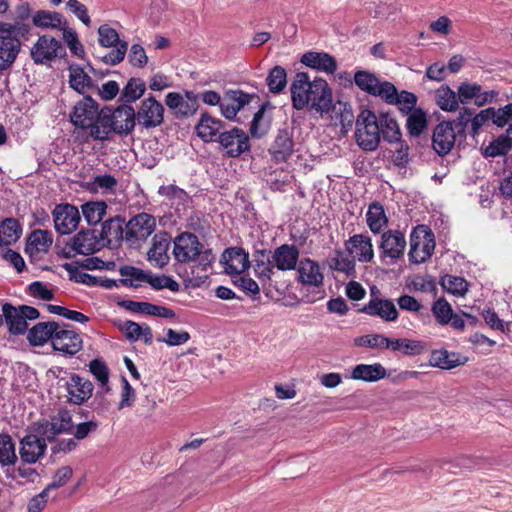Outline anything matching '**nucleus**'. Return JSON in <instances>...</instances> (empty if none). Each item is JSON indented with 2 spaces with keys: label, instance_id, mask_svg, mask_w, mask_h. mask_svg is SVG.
I'll use <instances>...</instances> for the list:
<instances>
[{
  "label": "nucleus",
  "instance_id": "6e6d98bb",
  "mask_svg": "<svg viewBox=\"0 0 512 512\" xmlns=\"http://www.w3.org/2000/svg\"><path fill=\"white\" fill-rule=\"evenodd\" d=\"M389 338L382 334H367L355 338L354 344L358 347L373 349H388Z\"/></svg>",
  "mask_w": 512,
  "mask_h": 512
},
{
  "label": "nucleus",
  "instance_id": "ea45409f",
  "mask_svg": "<svg viewBox=\"0 0 512 512\" xmlns=\"http://www.w3.org/2000/svg\"><path fill=\"white\" fill-rule=\"evenodd\" d=\"M378 126H380V137L387 142H398L401 138V132L397 121L389 114L382 113L378 116Z\"/></svg>",
  "mask_w": 512,
  "mask_h": 512
},
{
  "label": "nucleus",
  "instance_id": "3c124183",
  "mask_svg": "<svg viewBox=\"0 0 512 512\" xmlns=\"http://www.w3.org/2000/svg\"><path fill=\"white\" fill-rule=\"evenodd\" d=\"M266 83L271 93L278 94L282 92L287 85L286 70L281 66L273 67L269 71Z\"/></svg>",
  "mask_w": 512,
  "mask_h": 512
},
{
  "label": "nucleus",
  "instance_id": "864d4df0",
  "mask_svg": "<svg viewBox=\"0 0 512 512\" xmlns=\"http://www.w3.org/2000/svg\"><path fill=\"white\" fill-rule=\"evenodd\" d=\"M408 132L412 136H419L427 127L426 114L421 109L413 110L407 117Z\"/></svg>",
  "mask_w": 512,
  "mask_h": 512
},
{
  "label": "nucleus",
  "instance_id": "f704fd0d",
  "mask_svg": "<svg viewBox=\"0 0 512 512\" xmlns=\"http://www.w3.org/2000/svg\"><path fill=\"white\" fill-rule=\"evenodd\" d=\"M89 370L99 383L95 400L100 399V404H102L104 395L110 392L108 384L110 374L109 368L104 361L94 359L89 363Z\"/></svg>",
  "mask_w": 512,
  "mask_h": 512
},
{
  "label": "nucleus",
  "instance_id": "b1692460",
  "mask_svg": "<svg viewBox=\"0 0 512 512\" xmlns=\"http://www.w3.org/2000/svg\"><path fill=\"white\" fill-rule=\"evenodd\" d=\"M249 101L250 96L248 94L238 90L229 91L220 103L221 113L226 119L232 120Z\"/></svg>",
  "mask_w": 512,
  "mask_h": 512
},
{
  "label": "nucleus",
  "instance_id": "2eb2a0df",
  "mask_svg": "<svg viewBox=\"0 0 512 512\" xmlns=\"http://www.w3.org/2000/svg\"><path fill=\"white\" fill-rule=\"evenodd\" d=\"M165 104L182 117L191 116L198 110V98L192 91H186L184 95L170 92L165 97Z\"/></svg>",
  "mask_w": 512,
  "mask_h": 512
},
{
  "label": "nucleus",
  "instance_id": "412c9836",
  "mask_svg": "<svg viewBox=\"0 0 512 512\" xmlns=\"http://www.w3.org/2000/svg\"><path fill=\"white\" fill-rule=\"evenodd\" d=\"M362 312L379 317L384 321L392 322L398 318V310L392 300L382 298H371L369 302L362 308Z\"/></svg>",
  "mask_w": 512,
  "mask_h": 512
},
{
  "label": "nucleus",
  "instance_id": "9d476101",
  "mask_svg": "<svg viewBox=\"0 0 512 512\" xmlns=\"http://www.w3.org/2000/svg\"><path fill=\"white\" fill-rule=\"evenodd\" d=\"M218 142L228 157L236 158L250 150L249 136L245 131L237 127L220 133Z\"/></svg>",
  "mask_w": 512,
  "mask_h": 512
},
{
  "label": "nucleus",
  "instance_id": "a878e982",
  "mask_svg": "<svg viewBox=\"0 0 512 512\" xmlns=\"http://www.w3.org/2000/svg\"><path fill=\"white\" fill-rule=\"evenodd\" d=\"M387 377V370L381 363L357 364L351 370L352 380L377 382Z\"/></svg>",
  "mask_w": 512,
  "mask_h": 512
},
{
  "label": "nucleus",
  "instance_id": "8fccbe9b",
  "mask_svg": "<svg viewBox=\"0 0 512 512\" xmlns=\"http://www.w3.org/2000/svg\"><path fill=\"white\" fill-rule=\"evenodd\" d=\"M70 86L77 92L84 94L92 85V79L79 66L69 68Z\"/></svg>",
  "mask_w": 512,
  "mask_h": 512
},
{
  "label": "nucleus",
  "instance_id": "603ef678",
  "mask_svg": "<svg viewBox=\"0 0 512 512\" xmlns=\"http://www.w3.org/2000/svg\"><path fill=\"white\" fill-rule=\"evenodd\" d=\"M52 242V235L49 231L35 230L28 238V248L35 249L37 252H46Z\"/></svg>",
  "mask_w": 512,
  "mask_h": 512
},
{
  "label": "nucleus",
  "instance_id": "cd10ccee",
  "mask_svg": "<svg viewBox=\"0 0 512 512\" xmlns=\"http://www.w3.org/2000/svg\"><path fill=\"white\" fill-rule=\"evenodd\" d=\"M76 254L90 255L100 249V241L94 232L80 231L71 240L69 245Z\"/></svg>",
  "mask_w": 512,
  "mask_h": 512
},
{
  "label": "nucleus",
  "instance_id": "bb28decb",
  "mask_svg": "<svg viewBox=\"0 0 512 512\" xmlns=\"http://www.w3.org/2000/svg\"><path fill=\"white\" fill-rule=\"evenodd\" d=\"M298 258V249L294 245L284 244L274 250L272 262L278 270L287 271L296 267Z\"/></svg>",
  "mask_w": 512,
  "mask_h": 512
},
{
  "label": "nucleus",
  "instance_id": "bf43d9fd",
  "mask_svg": "<svg viewBox=\"0 0 512 512\" xmlns=\"http://www.w3.org/2000/svg\"><path fill=\"white\" fill-rule=\"evenodd\" d=\"M145 89L143 80L131 78L122 90V98L127 102H134L144 94Z\"/></svg>",
  "mask_w": 512,
  "mask_h": 512
},
{
  "label": "nucleus",
  "instance_id": "4be33fe9",
  "mask_svg": "<svg viewBox=\"0 0 512 512\" xmlns=\"http://www.w3.org/2000/svg\"><path fill=\"white\" fill-rule=\"evenodd\" d=\"M300 62L309 68L328 74H333L337 70L335 58L325 52L308 51L302 55Z\"/></svg>",
  "mask_w": 512,
  "mask_h": 512
},
{
  "label": "nucleus",
  "instance_id": "58836bf2",
  "mask_svg": "<svg viewBox=\"0 0 512 512\" xmlns=\"http://www.w3.org/2000/svg\"><path fill=\"white\" fill-rule=\"evenodd\" d=\"M169 241L165 237H158L157 235L153 238V245L148 251L149 262L158 268H162L169 261L168 255Z\"/></svg>",
  "mask_w": 512,
  "mask_h": 512
},
{
  "label": "nucleus",
  "instance_id": "13d9d810",
  "mask_svg": "<svg viewBox=\"0 0 512 512\" xmlns=\"http://www.w3.org/2000/svg\"><path fill=\"white\" fill-rule=\"evenodd\" d=\"M481 85L478 83L463 82L457 90L458 99L461 104L476 103Z\"/></svg>",
  "mask_w": 512,
  "mask_h": 512
},
{
  "label": "nucleus",
  "instance_id": "72a5a7b5",
  "mask_svg": "<svg viewBox=\"0 0 512 512\" xmlns=\"http://www.w3.org/2000/svg\"><path fill=\"white\" fill-rule=\"evenodd\" d=\"M3 321L5 320L9 332L14 335L24 334L28 328L21 311L9 303L2 306Z\"/></svg>",
  "mask_w": 512,
  "mask_h": 512
},
{
  "label": "nucleus",
  "instance_id": "f3484780",
  "mask_svg": "<svg viewBox=\"0 0 512 512\" xmlns=\"http://www.w3.org/2000/svg\"><path fill=\"white\" fill-rule=\"evenodd\" d=\"M456 133L453 122H441L435 127L432 146L438 155L445 156L452 150L456 141Z\"/></svg>",
  "mask_w": 512,
  "mask_h": 512
},
{
  "label": "nucleus",
  "instance_id": "2f4dec72",
  "mask_svg": "<svg viewBox=\"0 0 512 512\" xmlns=\"http://www.w3.org/2000/svg\"><path fill=\"white\" fill-rule=\"evenodd\" d=\"M119 329L131 342L142 340L146 344H151L153 341L152 330L145 323L139 324L130 320H126L119 324Z\"/></svg>",
  "mask_w": 512,
  "mask_h": 512
},
{
  "label": "nucleus",
  "instance_id": "0e129e2a",
  "mask_svg": "<svg viewBox=\"0 0 512 512\" xmlns=\"http://www.w3.org/2000/svg\"><path fill=\"white\" fill-rule=\"evenodd\" d=\"M432 312L437 322L441 325H445L450 322L453 310L445 299L440 298L433 303Z\"/></svg>",
  "mask_w": 512,
  "mask_h": 512
},
{
  "label": "nucleus",
  "instance_id": "052dcab7",
  "mask_svg": "<svg viewBox=\"0 0 512 512\" xmlns=\"http://www.w3.org/2000/svg\"><path fill=\"white\" fill-rule=\"evenodd\" d=\"M120 274L123 277L122 282L125 286L137 287L144 282L147 275L140 269L132 266H124L120 268Z\"/></svg>",
  "mask_w": 512,
  "mask_h": 512
},
{
  "label": "nucleus",
  "instance_id": "dca6fc26",
  "mask_svg": "<svg viewBox=\"0 0 512 512\" xmlns=\"http://www.w3.org/2000/svg\"><path fill=\"white\" fill-rule=\"evenodd\" d=\"M345 249L352 258L361 263H369L374 258L372 239L366 234H355L345 242Z\"/></svg>",
  "mask_w": 512,
  "mask_h": 512
},
{
  "label": "nucleus",
  "instance_id": "473e14b6",
  "mask_svg": "<svg viewBox=\"0 0 512 512\" xmlns=\"http://www.w3.org/2000/svg\"><path fill=\"white\" fill-rule=\"evenodd\" d=\"M299 280L302 284L318 287L322 285L324 276L317 262L303 259L298 267Z\"/></svg>",
  "mask_w": 512,
  "mask_h": 512
},
{
  "label": "nucleus",
  "instance_id": "f257e3e1",
  "mask_svg": "<svg viewBox=\"0 0 512 512\" xmlns=\"http://www.w3.org/2000/svg\"><path fill=\"white\" fill-rule=\"evenodd\" d=\"M292 106L296 110L327 114L333 102L332 90L327 81L316 77L310 79L308 73L298 72L290 85Z\"/></svg>",
  "mask_w": 512,
  "mask_h": 512
},
{
  "label": "nucleus",
  "instance_id": "a211bd4d",
  "mask_svg": "<svg viewBox=\"0 0 512 512\" xmlns=\"http://www.w3.org/2000/svg\"><path fill=\"white\" fill-rule=\"evenodd\" d=\"M221 263L227 274L241 275L250 266L249 254L241 247H230L223 252Z\"/></svg>",
  "mask_w": 512,
  "mask_h": 512
},
{
  "label": "nucleus",
  "instance_id": "423d86ee",
  "mask_svg": "<svg viewBox=\"0 0 512 512\" xmlns=\"http://www.w3.org/2000/svg\"><path fill=\"white\" fill-rule=\"evenodd\" d=\"M435 249L433 232L424 225L415 227L410 234L409 261L413 264L426 262Z\"/></svg>",
  "mask_w": 512,
  "mask_h": 512
},
{
  "label": "nucleus",
  "instance_id": "ddd939ff",
  "mask_svg": "<svg viewBox=\"0 0 512 512\" xmlns=\"http://www.w3.org/2000/svg\"><path fill=\"white\" fill-rule=\"evenodd\" d=\"M135 113L138 124L146 129L156 128L164 121V107L152 96L141 101Z\"/></svg>",
  "mask_w": 512,
  "mask_h": 512
},
{
  "label": "nucleus",
  "instance_id": "393cba45",
  "mask_svg": "<svg viewBox=\"0 0 512 512\" xmlns=\"http://www.w3.org/2000/svg\"><path fill=\"white\" fill-rule=\"evenodd\" d=\"M269 152L276 162H285L294 152V141L287 130H280Z\"/></svg>",
  "mask_w": 512,
  "mask_h": 512
},
{
  "label": "nucleus",
  "instance_id": "37998d69",
  "mask_svg": "<svg viewBox=\"0 0 512 512\" xmlns=\"http://www.w3.org/2000/svg\"><path fill=\"white\" fill-rule=\"evenodd\" d=\"M107 210V204L104 201H91L81 206V212L85 221L90 226L100 223Z\"/></svg>",
  "mask_w": 512,
  "mask_h": 512
},
{
  "label": "nucleus",
  "instance_id": "7ed1b4c3",
  "mask_svg": "<svg viewBox=\"0 0 512 512\" xmlns=\"http://www.w3.org/2000/svg\"><path fill=\"white\" fill-rule=\"evenodd\" d=\"M173 255L180 263L198 260L204 268L214 261L210 249H203L198 237L192 233H182L174 240Z\"/></svg>",
  "mask_w": 512,
  "mask_h": 512
},
{
  "label": "nucleus",
  "instance_id": "c03bdc74",
  "mask_svg": "<svg viewBox=\"0 0 512 512\" xmlns=\"http://www.w3.org/2000/svg\"><path fill=\"white\" fill-rule=\"evenodd\" d=\"M440 285L447 293L456 297L465 296L469 289V283L465 278L450 274L441 277Z\"/></svg>",
  "mask_w": 512,
  "mask_h": 512
},
{
  "label": "nucleus",
  "instance_id": "6e6552de",
  "mask_svg": "<svg viewBox=\"0 0 512 512\" xmlns=\"http://www.w3.org/2000/svg\"><path fill=\"white\" fill-rule=\"evenodd\" d=\"M100 117H102V110L99 111L98 104L91 97H84L77 102L70 114L71 122L82 129H89L91 138Z\"/></svg>",
  "mask_w": 512,
  "mask_h": 512
},
{
  "label": "nucleus",
  "instance_id": "4468645a",
  "mask_svg": "<svg viewBox=\"0 0 512 512\" xmlns=\"http://www.w3.org/2000/svg\"><path fill=\"white\" fill-rule=\"evenodd\" d=\"M52 215L55 229L62 235L75 231L81 220L79 210L71 204L56 205Z\"/></svg>",
  "mask_w": 512,
  "mask_h": 512
},
{
  "label": "nucleus",
  "instance_id": "4c0bfd02",
  "mask_svg": "<svg viewBox=\"0 0 512 512\" xmlns=\"http://www.w3.org/2000/svg\"><path fill=\"white\" fill-rule=\"evenodd\" d=\"M221 128L222 121L211 117L207 113H203L195 129L197 135L203 141L210 142L215 139Z\"/></svg>",
  "mask_w": 512,
  "mask_h": 512
},
{
  "label": "nucleus",
  "instance_id": "de8ad7c7",
  "mask_svg": "<svg viewBox=\"0 0 512 512\" xmlns=\"http://www.w3.org/2000/svg\"><path fill=\"white\" fill-rule=\"evenodd\" d=\"M331 269L350 275L355 270V261L349 252L336 250L334 256L329 260Z\"/></svg>",
  "mask_w": 512,
  "mask_h": 512
},
{
  "label": "nucleus",
  "instance_id": "1a4fd4ad",
  "mask_svg": "<svg viewBox=\"0 0 512 512\" xmlns=\"http://www.w3.org/2000/svg\"><path fill=\"white\" fill-rule=\"evenodd\" d=\"M407 242L405 235L396 229L384 231L380 237V258L389 264H394L403 258Z\"/></svg>",
  "mask_w": 512,
  "mask_h": 512
},
{
  "label": "nucleus",
  "instance_id": "c756f323",
  "mask_svg": "<svg viewBox=\"0 0 512 512\" xmlns=\"http://www.w3.org/2000/svg\"><path fill=\"white\" fill-rule=\"evenodd\" d=\"M365 218L366 224L373 234L383 232L389 223L384 206L378 201L369 204Z\"/></svg>",
  "mask_w": 512,
  "mask_h": 512
},
{
  "label": "nucleus",
  "instance_id": "c9c22d12",
  "mask_svg": "<svg viewBox=\"0 0 512 512\" xmlns=\"http://www.w3.org/2000/svg\"><path fill=\"white\" fill-rule=\"evenodd\" d=\"M58 322H40L34 325L28 333V340L33 346H42L48 340L52 342L53 335L58 329Z\"/></svg>",
  "mask_w": 512,
  "mask_h": 512
},
{
  "label": "nucleus",
  "instance_id": "79ce46f5",
  "mask_svg": "<svg viewBox=\"0 0 512 512\" xmlns=\"http://www.w3.org/2000/svg\"><path fill=\"white\" fill-rule=\"evenodd\" d=\"M22 229L19 222L13 218H7L0 223V248L15 243L21 236Z\"/></svg>",
  "mask_w": 512,
  "mask_h": 512
},
{
  "label": "nucleus",
  "instance_id": "e2e57ef3",
  "mask_svg": "<svg viewBox=\"0 0 512 512\" xmlns=\"http://www.w3.org/2000/svg\"><path fill=\"white\" fill-rule=\"evenodd\" d=\"M158 193L159 195L169 199L172 204H184L188 199V194L183 189L173 184L161 186Z\"/></svg>",
  "mask_w": 512,
  "mask_h": 512
},
{
  "label": "nucleus",
  "instance_id": "c85d7f7f",
  "mask_svg": "<svg viewBox=\"0 0 512 512\" xmlns=\"http://www.w3.org/2000/svg\"><path fill=\"white\" fill-rule=\"evenodd\" d=\"M64 16L56 11L38 10L32 16V23L35 27L41 29L58 30L64 28L67 24Z\"/></svg>",
  "mask_w": 512,
  "mask_h": 512
},
{
  "label": "nucleus",
  "instance_id": "f8f14e48",
  "mask_svg": "<svg viewBox=\"0 0 512 512\" xmlns=\"http://www.w3.org/2000/svg\"><path fill=\"white\" fill-rule=\"evenodd\" d=\"M82 338L69 325L60 324L52 338L53 349L66 355H75L82 349Z\"/></svg>",
  "mask_w": 512,
  "mask_h": 512
},
{
  "label": "nucleus",
  "instance_id": "338daca9",
  "mask_svg": "<svg viewBox=\"0 0 512 512\" xmlns=\"http://www.w3.org/2000/svg\"><path fill=\"white\" fill-rule=\"evenodd\" d=\"M129 63L138 68L144 67L148 62L146 51L140 44H132L128 54Z\"/></svg>",
  "mask_w": 512,
  "mask_h": 512
},
{
  "label": "nucleus",
  "instance_id": "6ab92c4d",
  "mask_svg": "<svg viewBox=\"0 0 512 512\" xmlns=\"http://www.w3.org/2000/svg\"><path fill=\"white\" fill-rule=\"evenodd\" d=\"M156 227L155 218L147 213H140L129 220L126 225L125 238L127 240H145Z\"/></svg>",
  "mask_w": 512,
  "mask_h": 512
},
{
  "label": "nucleus",
  "instance_id": "774afa93",
  "mask_svg": "<svg viewBox=\"0 0 512 512\" xmlns=\"http://www.w3.org/2000/svg\"><path fill=\"white\" fill-rule=\"evenodd\" d=\"M66 8L73 13L85 26L91 25L87 7L78 0H68Z\"/></svg>",
  "mask_w": 512,
  "mask_h": 512
},
{
  "label": "nucleus",
  "instance_id": "680f3d73",
  "mask_svg": "<svg viewBox=\"0 0 512 512\" xmlns=\"http://www.w3.org/2000/svg\"><path fill=\"white\" fill-rule=\"evenodd\" d=\"M63 40L69 47L71 53L76 56H82L84 53V47L79 41L78 34L75 29L69 27L68 23L61 29Z\"/></svg>",
  "mask_w": 512,
  "mask_h": 512
},
{
  "label": "nucleus",
  "instance_id": "5fc2aeb1",
  "mask_svg": "<svg viewBox=\"0 0 512 512\" xmlns=\"http://www.w3.org/2000/svg\"><path fill=\"white\" fill-rule=\"evenodd\" d=\"M512 148V139L501 135L492 141L484 150L485 157H497L507 154Z\"/></svg>",
  "mask_w": 512,
  "mask_h": 512
},
{
  "label": "nucleus",
  "instance_id": "09e8293b",
  "mask_svg": "<svg viewBox=\"0 0 512 512\" xmlns=\"http://www.w3.org/2000/svg\"><path fill=\"white\" fill-rule=\"evenodd\" d=\"M15 443L8 434H0V465L12 466L17 462Z\"/></svg>",
  "mask_w": 512,
  "mask_h": 512
},
{
  "label": "nucleus",
  "instance_id": "5701e85b",
  "mask_svg": "<svg viewBox=\"0 0 512 512\" xmlns=\"http://www.w3.org/2000/svg\"><path fill=\"white\" fill-rule=\"evenodd\" d=\"M94 386L91 381L80 377L79 375H72L67 382V391L71 403L80 405L87 401L93 392Z\"/></svg>",
  "mask_w": 512,
  "mask_h": 512
},
{
  "label": "nucleus",
  "instance_id": "a19ab883",
  "mask_svg": "<svg viewBox=\"0 0 512 512\" xmlns=\"http://www.w3.org/2000/svg\"><path fill=\"white\" fill-rule=\"evenodd\" d=\"M388 349L393 352L401 351L405 355H420L425 351V344L419 340L407 338L391 339L388 341Z\"/></svg>",
  "mask_w": 512,
  "mask_h": 512
},
{
  "label": "nucleus",
  "instance_id": "7c9ffc66",
  "mask_svg": "<svg viewBox=\"0 0 512 512\" xmlns=\"http://www.w3.org/2000/svg\"><path fill=\"white\" fill-rule=\"evenodd\" d=\"M20 41L12 36H2L0 41V71L9 69L20 52Z\"/></svg>",
  "mask_w": 512,
  "mask_h": 512
},
{
  "label": "nucleus",
  "instance_id": "aec40b11",
  "mask_svg": "<svg viewBox=\"0 0 512 512\" xmlns=\"http://www.w3.org/2000/svg\"><path fill=\"white\" fill-rule=\"evenodd\" d=\"M46 449L45 439L29 434L21 439L19 454L23 462L34 464L44 456Z\"/></svg>",
  "mask_w": 512,
  "mask_h": 512
},
{
  "label": "nucleus",
  "instance_id": "49530a36",
  "mask_svg": "<svg viewBox=\"0 0 512 512\" xmlns=\"http://www.w3.org/2000/svg\"><path fill=\"white\" fill-rule=\"evenodd\" d=\"M430 365L441 369H452L461 364L458 356L455 353H450L447 350L440 349L434 350L429 359Z\"/></svg>",
  "mask_w": 512,
  "mask_h": 512
},
{
  "label": "nucleus",
  "instance_id": "39448f33",
  "mask_svg": "<svg viewBox=\"0 0 512 512\" xmlns=\"http://www.w3.org/2000/svg\"><path fill=\"white\" fill-rule=\"evenodd\" d=\"M98 42L104 48H113L107 54L100 56V60L111 66L121 63L127 54L128 43L121 40L118 32L108 24L98 28Z\"/></svg>",
  "mask_w": 512,
  "mask_h": 512
},
{
  "label": "nucleus",
  "instance_id": "4d7b16f0",
  "mask_svg": "<svg viewBox=\"0 0 512 512\" xmlns=\"http://www.w3.org/2000/svg\"><path fill=\"white\" fill-rule=\"evenodd\" d=\"M117 186V180L110 174L98 175L89 184V189L102 194L113 193Z\"/></svg>",
  "mask_w": 512,
  "mask_h": 512
},
{
  "label": "nucleus",
  "instance_id": "0eeeda50",
  "mask_svg": "<svg viewBox=\"0 0 512 512\" xmlns=\"http://www.w3.org/2000/svg\"><path fill=\"white\" fill-rule=\"evenodd\" d=\"M355 85L363 92L379 97L384 101H393L395 86L386 80H381L376 74L367 70H357L354 74Z\"/></svg>",
  "mask_w": 512,
  "mask_h": 512
},
{
  "label": "nucleus",
  "instance_id": "f03ea898",
  "mask_svg": "<svg viewBox=\"0 0 512 512\" xmlns=\"http://www.w3.org/2000/svg\"><path fill=\"white\" fill-rule=\"evenodd\" d=\"M98 124L94 127L92 138L94 140H106L111 132L120 135L131 133L136 124V113L132 106H119L114 111L102 110Z\"/></svg>",
  "mask_w": 512,
  "mask_h": 512
},
{
  "label": "nucleus",
  "instance_id": "e433bc0d",
  "mask_svg": "<svg viewBox=\"0 0 512 512\" xmlns=\"http://www.w3.org/2000/svg\"><path fill=\"white\" fill-rule=\"evenodd\" d=\"M124 306L126 309L134 313H142L161 318H173L175 316V312L173 310L148 302L126 301Z\"/></svg>",
  "mask_w": 512,
  "mask_h": 512
},
{
  "label": "nucleus",
  "instance_id": "20e7f679",
  "mask_svg": "<svg viewBox=\"0 0 512 512\" xmlns=\"http://www.w3.org/2000/svg\"><path fill=\"white\" fill-rule=\"evenodd\" d=\"M356 142L365 151H374L380 143L378 116L371 110H362L356 119Z\"/></svg>",
  "mask_w": 512,
  "mask_h": 512
},
{
  "label": "nucleus",
  "instance_id": "a18cd8bd",
  "mask_svg": "<svg viewBox=\"0 0 512 512\" xmlns=\"http://www.w3.org/2000/svg\"><path fill=\"white\" fill-rule=\"evenodd\" d=\"M435 100L442 110L448 112L456 111L460 103L457 93L446 85H443L436 90Z\"/></svg>",
  "mask_w": 512,
  "mask_h": 512
},
{
  "label": "nucleus",
  "instance_id": "69168bd1",
  "mask_svg": "<svg viewBox=\"0 0 512 512\" xmlns=\"http://www.w3.org/2000/svg\"><path fill=\"white\" fill-rule=\"evenodd\" d=\"M52 426L51 429H55L56 432L67 433L72 427L71 415L68 411H59L55 416L48 421Z\"/></svg>",
  "mask_w": 512,
  "mask_h": 512
},
{
  "label": "nucleus",
  "instance_id": "9b49d317",
  "mask_svg": "<svg viewBox=\"0 0 512 512\" xmlns=\"http://www.w3.org/2000/svg\"><path fill=\"white\" fill-rule=\"evenodd\" d=\"M64 54L65 48L61 42L47 35L40 36L31 49V57L37 64H49Z\"/></svg>",
  "mask_w": 512,
  "mask_h": 512
}]
</instances>
